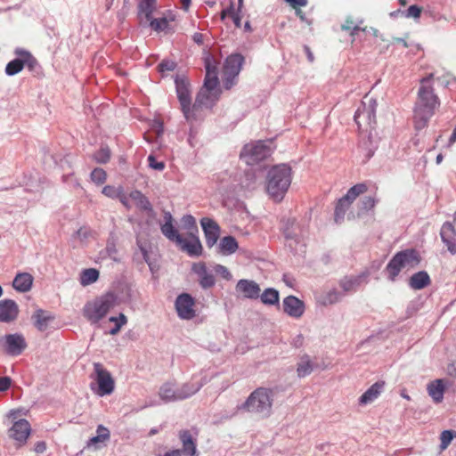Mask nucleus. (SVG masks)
I'll return each mask as SVG.
<instances>
[{"instance_id": "1", "label": "nucleus", "mask_w": 456, "mask_h": 456, "mask_svg": "<svg viewBox=\"0 0 456 456\" xmlns=\"http://www.w3.org/2000/svg\"><path fill=\"white\" fill-rule=\"evenodd\" d=\"M432 79L433 74H430L420 80L413 117L417 130H421L428 126L430 118L440 105L439 99L434 93Z\"/></svg>"}, {"instance_id": "2", "label": "nucleus", "mask_w": 456, "mask_h": 456, "mask_svg": "<svg viewBox=\"0 0 456 456\" xmlns=\"http://www.w3.org/2000/svg\"><path fill=\"white\" fill-rule=\"evenodd\" d=\"M292 180V169L288 164L272 167L266 175L265 190L275 201H281L288 191Z\"/></svg>"}, {"instance_id": "3", "label": "nucleus", "mask_w": 456, "mask_h": 456, "mask_svg": "<svg viewBox=\"0 0 456 456\" xmlns=\"http://www.w3.org/2000/svg\"><path fill=\"white\" fill-rule=\"evenodd\" d=\"M272 407V391L265 387H258L248 395L240 408L245 411L266 418L271 415Z\"/></svg>"}, {"instance_id": "4", "label": "nucleus", "mask_w": 456, "mask_h": 456, "mask_svg": "<svg viewBox=\"0 0 456 456\" xmlns=\"http://www.w3.org/2000/svg\"><path fill=\"white\" fill-rule=\"evenodd\" d=\"M116 297L113 293L102 295L84 305L83 315L91 323H97L114 307Z\"/></svg>"}, {"instance_id": "5", "label": "nucleus", "mask_w": 456, "mask_h": 456, "mask_svg": "<svg viewBox=\"0 0 456 456\" xmlns=\"http://www.w3.org/2000/svg\"><path fill=\"white\" fill-rule=\"evenodd\" d=\"M419 263V256L414 249H406L396 253L388 262L386 271L388 279L395 281L404 268H413Z\"/></svg>"}, {"instance_id": "6", "label": "nucleus", "mask_w": 456, "mask_h": 456, "mask_svg": "<svg viewBox=\"0 0 456 456\" xmlns=\"http://www.w3.org/2000/svg\"><path fill=\"white\" fill-rule=\"evenodd\" d=\"M175 87L177 97L180 102L181 110L187 121L197 119V114L191 104L190 85L184 78H176Z\"/></svg>"}, {"instance_id": "7", "label": "nucleus", "mask_w": 456, "mask_h": 456, "mask_svg": "<svg viewBox=\"0 0 456 456\" xmlns=\"http://www.w3.org/2000/svg\"><path fill=\"white\" fill-rule=\"evenodd\" d=\"M367 190L368 187L365 183H357L351 187L347 191L346 194L338 200L334 214L336 223H340L344 219L345 214L348 210L352 203L359 195L366 192Z\"/></svg>"}, {"instance_id": "8", "label": "nucleus", "mask_w": 456, "mask_h": 456, "mask_svg": "<svg viewBox=\"0 0 456 456\" xmlns=\"http://www.w3.org/2000/svg\"><path fill=\"white\" fill-rule=\"evenodd\" d=\"M271 154V149L264 142L258 141L246 144L241 152L240 159L249 166L257 164L265 159Z\"/></svg>"}, {"instance_id": "9", "label": "nucleus", "mask_w": 456, "mask_h": 456, "mask_svg": "<svg viewBox=\"0 0 456 456\" xmlns=\"http://www.w3.org/2000/svg\"><path fill=\"white\" fill-rule=\"evenodd\" d=\"M244 57L241 54H231L225 60L223 69L224 86L231 89L236 84V77L240 72Z\"/></svg>"}, {"instance_id": "10", "label": "nucleus", "mask_w": 456, "mask_h": 456, "mask_svg": "<svg viewBox=\"0 0 456 456\" xmlns=\"http://www.w3.org/2000/svg\"><path fill=\"white\" fill-rule=\"evenodd\" d=\"M376 100L365 96L364 101L362 102V106L357 109L354 117L359 129L362 128V123H364V125L369 126L370 127L376 123Z\"/></svg>"}, {"instance_id": "11", "label": "nucleus", "mask_w": 456, "mask_h": 456, "mask_svg": "<svg viewBox=\"0 0 456 456\" xmlns=\"http://www.w3.org/2000/svg\"><path fill=\"white\" fill-rule=\"evenodd\" d=\"M94 369L96 374L95 380L98 385L96 394L100 396L110 395L115 388V381L111 374L100 362H95Z\"/></svg>"}, {"instance_id": "12", "label": "nucleus", "mask_w": 456, "mask_h": 456, "mask_svg": "<svg viewBox=\"0 0 456 456\" xmlns=\"http://www.w3.org/2000/svg\"><path fill=\"white\" fill-rule=\"evenodd\" d=\"M27 347L25 338L22 334H7L0 338V348L10 355H20Z\"/></svg>"}, {"instance_id": "13", "label": "nucleus", "mask_w": 456, "mask_h": 456, "mask_svg": "<svg viewBox=\"0 0 456 456\" xmlns=\"http://www.w3.org/2000/svg\"><path fill=\"white\" fill-rule=\"evenodd\" d=\"M31 428L28 420L21 419L13 423L8 430V436L15 442V446H23L30 435Z\"/></svg>"}, {"instance_id": "14", "label": "nucleus", "mask_w": 456, "mask_h": 456, "mask_svg": "<svg viewBox=\"0 0 456 456\" xmlns=\"http://www.w3.org/2000/svg\"><path fill=\"white\" fill-rule=\"evenodd\" d=\"M220 91H208V89H200L193 103V110L199 116V112L203 108H211L219 99Z\"/></svg>"}, {"instance_id": "15", "label": "nucleus", "mask_w": 456, "mask_h": 456, "mask_svg": "<svg viewBox=\"0 0 456 456\" xmlns=\"http://www.w3.org/2000/svg\"><path fill=\"white\" fill-rule=\"evenodd\" d=\"M194 299L187 293H183L176 298L175 308L178 316L182 319L190 320L195 316V311L193 309Z\"/></svg>"}, {"instance_id": "16", "label": "nucleus", "mask_w": 456, "mask_h": 456, "mask_svg": "<svg viewBox=\"0 0 456 456\" xmlns=\"http://www.w3.org/2000/svg\"><path fill=\"white\" fill-rule=\"evenodd\" d=\"M183 251L190 256H200L202 253V245L197 234L181 236L180 242H176Z\"/></svg>"}, {"instance_id": "17", "label": "nucleus", "mask_w": 456, "mask_h": 456, "mask_svg": "<svg viewBox=\"0 0 456 456\" xmlns=\"http://www.w3.org/2000/svg\"><path fill=\"white\" fill-rule=\"evenodd\" d=\"M200 224L205 233L206 243L211 248L219 238L220 228L213 219L208 217H203L200 220Z\"/></svg>"}, {"instance_id": "18", "label": "nucleus", "mask_w": 456, "mask_h": 456, "mask_svg": "<svg viewBox=\"0 0 456 456\" xmlns=\"http://www.w3.org/2000/svg\"><path fill=\"white\" fill-rule=\"evenodd\" d=\"M20 309L15 301L12 299H4L0 301V322H12L19 315Z\"/></svg>"}, {"instance_id": "19", "label": "nucleus", "mask_w": 456, "mask_h": 456, "mask_svg": "<svg viewBox=\"0 0 456 456\" xmlns=\"http://www.w3.org/2000/svg\"><path fill=\"white\" fill-rule=\"evenodd\" d=\"M283 311L289 316L299 318L305 312L304 302L294 296H289L283 299Z\"/></svg>"}, {"instance_id": "20", "label": "nucleus", "mask_w": 456, "mask_h": 456, "mask_svg": "<svg viewBox=\"0 0 456 456\" xmlns=\"http://www.w3.org/2000/svg\"><path fill=\"white\" fill-rule=\"evenodd\" d=\"M192 271L198 275L200 285L203 289L212 288L216 280L213 273L208 270L205 263H197L192 265Z\"/></svg>"}, {"instance_id": "21", "label": "nucleus", "mask_w": 456, "mask_h": 456, "mask_svg": "<svg viewBox=\"0 0 456 456\" xmlns=\"http://www.w3.org/2000/svg\"><path fill=\"white\" fill-rule=\"evenodd\" d=\"M195 388H191L188 394H178L171 384H164L159 389V396L165 402L186 399L195 394Z\"/></svg>"}, {"instance_id": "22", "label": "nucleus", "mask_w": 456, "mask_h": 456, "mask_svg": "<svg viewBox=\"0 0 456 456\" xmlns=\"http://www.w3.org/2000/svg\"><path fill=\"white\" fill-rule=\"evenodd\" d=\"M237 291L243 294L247 298L256 299L260 296V287L254 281L240 280L236 285Z\"/></svg>"}, {"instance_id": "23", "label": "nucleus", "mask_w": 456, "mask_h": 456, "mask_svg": "<svg viewBox=\"0 0 456 456\" xmlns=\"http://www.w3.org/2000/svg\"><path fill=\"white\" fill-rule=\"evenodd\" d=\"M440 235L448 250L454 254L456 252V230L454 226L451 223H444L441 228Z\"/></svg>"}, {"instance_id": "24", "label": "nucleus", "mask_w": 456, "mask_h": 456, "mask_svg": "<svg viewBox=\"0 0 456 456\" xmlns=\"http://www.w3.org/2000/svg\"><path fill=\"white\" fill-rule=\"evenodd\" d=\"M386 382L377 381L371 385L359 398L360 405H366L375 401L383 392Z\"/></svg>"}, {"instance_id": "25", "label": "nucleus", "mask_w": 456, "mask_h": 456, "mask_svg": "<svg viewBox=\"0 0 456 456\" xmlns=\"http://www.w3.org/2000/svg\"><path fill=\"white\" fill-rule=\"evenodd\" d=\"M96 433L97 435L95 436H93L88 440L86 444L87 448L93 447L95 450L99 449L101 447V444H104L110 438V430L103 425H99L97 427Z\"/></svg>"}, {"instance_id": "26", "label": "nucleus", "mask_w": 456, "mask_h": 456, "mask_svg": "<svg viewBox=\"0 0 456 456\" xmlns=\"http://www.w3.org/2000/svg\"><path fill=\"white\" fill-rule=\"evenodd\" d=\"M217 69L216 66H212L209 61L206 63V77L204 86L201 89H208V91H220L218 89Z\"/></svg>"}, {"instance_id": "27", "label": "nucleus", "mask_w": 456, "mask_h": 456, "mask_svg": "<svg viewBox=\"0 0 456 456\" xmlns=\"http://www.w3.org/2000/svg\"><path fill=\"white\" fill-rule=\"evenodd\" d=\"M179 437L183 444L182 452L190 456H198L196 441L193 439L189 430H183L179 433Z\"/></svg>"}, {"instance_id": "28", "label": "nucleus", "mask_w": 456, "mask_h": 456, "mask_svg": "<svg viewBox=\"0 0 456 456\" xmlns=\"http://www.w3.org/2000/svg\"><path fill=\"white\" fill-rule=\"evenodd\" d=\"M33 281L34 278L30 273H20L15 276L12 286L19 292H28L32 288Z\"/></svg>"}, {"instance_id": "29", "label": "nucleus", "mask_w": 456, "mask_h": 456, "mask_svg": "<svg viewBox=\"0 0 456 456\" xmlns=\"http://www.w3.org/2000/svg\"><path fill=\"white\" fill-rule=\"evenodd\" d=\"M157 0H140L138 4V16L141 21L145 20L146 22L151 20L152 13L156 9Z\"/></svg>"}, {"instance_id": "30", "label": "nucleus", "mask_w": 456, "mask_h": 456, "mask_svg": "<svg viewBox=\"0 0 456 456\" xmlns=\"http://www.w3.org/2000/svg\"><path fill=\"white\" fill-rule=\"evenodd\" d=\"M166 222L161 225V232L170 240L176 242H180L181 234L178 233L177 230L174 227L172 224V216L170 213L165 214Z\"/></svg>"}, {"instance_id": "31", "label": "nucleus", "mask_w": 456, "mask_h": 456, "mask_svg": "<svg viewBox=\"0 0 456 456\" xmlns=\"http://www.w3.org/2000/svg\"><path fill=\"white\" fill-rule=\"evenodd\" d=\"M427 390L435 403H441L443 401L445 391L443 379H436L430 382L428 385Z\"/></svg>"}, {"instance_id": "32", "label": "nucleus", "mask_w": 456, "mask_h": 456, "mask_svg": "<svg viewBox=\"0 0 456 456\" xmlns=\"http://www.w3.org/2000/svg\"><path fill=\"white\" fill-rule=\"evenodd\" d=\"M431 283L428 273L425 271H419L414 273L409 281V285L413 289H422Z\"/></svg>"}, {"instance_id": "33", "label": "nucleus", "mask_w": 456, "mask_h": 456, "mask_svg": "<svg viewBox=\"0 0 456 456\" xmlns=\"http://www.w3.org/2000/svg\"><path fill=\"white\" fill-rule=\"evenodd\" d=\"M32 319L34 320L35 327L40 331H45L48 327V322L53 320L54 317L43 309H37L33 314Z\"/></svg>"}, {"instance_id": "34", "label": "nucleus", "mask_w": 456, "mask_h": 456, "mask_svg": "<svg viewBox=\"0 0 456 456\" xmlns=\"http://www.w3.org/2000/svg\"><path fill=\"white\" fill-rule=\"evenodd\" d=\"M238 242L232 236L224 237L219 244L220 252L223 255H230L238 249Z\"/></svg>"}, {"instance_id": "35", "label": "nucleus", "mask_w": 456, "mask_h": 456, "mask_svg": "<svg viewBox=\"0 0 456 456\" xmlns=\"http://www.w3.org/2000/svg\"><path fill=\"white\" fill-rule=\"evenodd\" d=\"M129 198L134 202L135 206L141 210H151V204L141 191H134L129 194Z\"/></svg>"}, {"instance_id": "36", "label": "nucleus", "mask_w": 456, "mask_h": 456, "mask_svg": "<svg viewBox=\"0 0 456 456\" xmlns=\"http://www.w3.org/2000/svg\"><path fill=\"white\" fill-rule=\"evenodd\" d=\"M15 53L22 58L23 68L26 66L29 70L33 71L39 67L37 60L28 51L17 50Z\"/></svg>"}, {"instance_id": "37", "label": "nucleus", "mask_w": 456, "mask_h": 456, "mask_svg": "<svg viewBox=\"0 0 456 456\" xmlns=\"http://www.w3.org/2000/svg\"><path fill=\"white\" fill-rule=\"evenodd\" d=\"M313 371V364L307 354L300 358L297 367V373L299 378H304Z\"/></svg>"}, {"instance_id": "38", "label": "nucleus", "mask_w": 456, "mask_h": 456, "mask_svg": "<svg viewBox=\"0 0 456 456\" xmlns=\"http://www.w3.org/2000/svg\"><path fill=\"white\" fill-rule=\"evenodd\" d=\"M362 23V20L356 22L353 17L348 16L345 22L341 25V29L344 31H348L350 36L354 37L358 30L366 31L367 28H361L360 24Z\"/></svg>"}, {"instance_id": "39", "label": "nucleus", "mask_w": 456, "mask_h": 456, "mask_svg": "<svg viewBox=\"0 0 456 456\" xmlns=\"http://www.w3.org/2000/svg\"><path fill=\"white\" fill-rule=\"evenodd\" d=\"M261 302L265 305H273L279 303V292L274 289H266L260 294Z\"/></svg>"}, {"instance_id": "40", "label": "nucleus", "mask_w": 456, "mask_h": 456, "mask_svg": "<svg viewBox=\"0 0 456 456\" xmlns=\"http://www.w3.org/2000/svg\"><path fill=\"white\" fill-rule=\"evenodd\" d=\"M99 278V271L94 268H88L82 271L80 274V283L83 286L90 285L95 282Z\"/></svg>"}, {"instance_id": "41", "label": "nucleus", "mask_w": 456, "mask_h": 456, "mask_svg": "<svg viewBox=\"0 0 456 456\" xmlns=\"http://www.w3.org/2000/svg\"><path fill=\"white\" fill-rule=\"evenodd\" d=\"M182 225H183V229L187 231L186 235L198 234V232H199L198 226L196 224V220L192 216H191V215L184 216L182 218Z\"/></svg>"}, {"instance_id": "42", "label": "nucleus", "mask_w": 456, "mask_h": 456, "mask_svg": "<svg viewBox=\"0 0 456 456\" xmlns=\"http://www.w3.org/2000/svg\"><path fill=\"white\" fill-rule=\"evenodd\" d=\"M341 297V293L337 289H331L321 297L320 302L323 305H332L338 302Z\"/></svg>"}, {"instance_id": "43", "label": "nucleus", "mask_w": 456, "mask_h": 456, "mask_svg": "<svg viewBox=\"0 0 456 456\" xmlns=\"http://www.w3.org/2000/svg\"><path fill=\"white\" fill-rule=\"evenodd\" d=\"M23 69L22 58L14 59L9 61L5 67V73L8 76H14Z\"/></svg>"}, {"instance_id": "44", "label": "nucleus", "mask_w": 456, "mask_h": 456, "mask_svg": "<svg viewBox=\"0 0 456 456\" xmlns=\"http://www.w3.org/2000/svg\"><path fill=\"white\" fill-rule=\"evenodd\" d=\"M110 322H114V328H112L110 330V335H116L119 332L120 329L122 328V326H124L125 324H126L127 322V318L126 316L124 314H119V315L118 317H110L109 319Z\"/></svg>"}, {"instance_id": "45", "label": "nucleus", "mask_w": 456, "mask_h": 456, "mask_svg": "<svg viewBox=\"0 0 456 456\" xmlns=\"http://www.w3.org/2000/svg\"><path fill=\"white\" fill-rule=\"evenodd\" d=\"M241 184L247 190H254L256 186V175L255 172L252 170L246 171Z\"/></svg>"}, {"instance_id": "46", "label": "nucleus", "mask_w": 456, "mask_h": 456, "mask_svg": "<svg viewBox=\"0 0 456 456\" xmlns=\"http://www.w3.org/2000/svg\"><path fill=\"white\" fill-rule=\"evenodd\" d=\"M151 28L157 31H164L168 28V20L167 18H160V19H151L149 20Z\"/></svg>"}, {"instance_id": "47", "label": "nucleus", "mask_w": 456, "mask_h": 456, "mask_svg": "<svg viewBox=\"0 0 456 456\" xmlns=\"http://www.w3.org/2000/svg\"><path fill=\"white\" fill-rule=\"evenodd\" d=\"M106 179L107 174L102 168H94L91 173V180L96 184L104 183Z\"/></svg>"}, {"instance_id": "48", "label": "nucleus", "mask_w": 456, "mask_h": 456, "mask_svg": "<svg viewBox=\"0 0 456 456\" xmlns=\"http://www.w3.org/2000/svg\"><path fill=\"white\" fill-rule=\"evenodd\" d=\"M454 438V433L452 430H444L442 432L440 436V449L441 451L445 450L451 444L452 440Z\"/></svg>"}, {"instance_id": "49", "label": "nucleus", "mask_w": 456, "mask_h": 456, "mask_svg": "<svg viewBox=\"0 0 456 456\" xmlns=\"http://www.w3.org/2000/svg\"><path fill=\"white\" fill-rule=\"evenodd\" d=\"M121 191H122L121 187L116 188L112 185H106L102 188V194H104L105 196H107L109 198L115 199L118 196H119Z\"/></svg>"}, {"instance_id": "50", "label": "nucleus", "mask_w": 456, "mask_h": 456, "mask_svg": "<svg viewBox=\"0 0 456 456\" xmlns=\"http://www.w3.org/2000/svg\"><path fill=\"white\" fill-rule=\"evenodd\" d=\"M214 272L226 281H230L232 278V275L227 267L222 265H216L214 266Z\"/></svg>"}, {"instance_id": "51", "label": "nucleus", "mask_w": 456, "mask_h": 456, "mask_svg": "<svg viewBox=\"0 0 456 456\" xmlns=\"http://www.w3.org/2000/svg\"><path fill=\"white\" fill-rule=\"evenodd\" d=\"M202 387L201 383H186L183 385L180 388H178V394H188L191 388H195V394Z\"/></svg>"}, {"instance_id": "52", "label": "nucleus", "mask_w": 456, "mask_h": 456, "mask_svg": "<svg viewBox=\"0 0 456 456\" xmlns=\"http://www.w3.org/2000/svg\"><path fill=\"white\" fill-rule=\"evenodd\" d=\"M149 167L152 169L162 171L165 168V163L163 161H158L153 155L148 157Z\"/></svg>"}, {"instance_id": "53", "label": "nucleus", "mask_w": 456, "mask_h": 456, "mask_svg": "<svg viewBox=\"0 0 456 456\" xmlns=\"http://www.w3.org/2000/svg\"><path fill=\"white\" fill-rule=\"evenodd\" d=\"M422 12V8L416 5V4H413V5H411L407 11H406V17L407 18H414V19H418L420 17V14Z\"/></svg>"}, {"instance_id": "54", "label": "nucleus", "mask_w": 456, "mask_h": 456, "mask_svg": "<svg viewBox=\"0 0 456 456\" xmlns=\"http://www.w3.org/2000/svg\"><path fill=\"white\" fill-rule=\"evenodd\" d=\"M93 232L88 227H81L77 232V236L81 241L86 240L88 238L92 237Z\"/></svg>"}, {"instance_id": "55", "label": "nucleus", "mask_w": 456, "mask_h": 456, "mask_svg": "<svg viewBox=\"0 0 456 456\" xmlns=\"http://www.w3.org/2000/svg\"><path fill=\"white\" fill-rule=\"evenodd\" d=\"M110 157V151L108 149H101L96 156L95 159L100 163H106L109 161Z\"/></svg>"}, {"instance_id": "56", "label": "nucleus", "mask_w": 456, "mask_h": 456, "mask_svg": "<svg viewBox=\"0 0 456 456\" xmlns=\"http://www.w3.org/2000/svg\"><path fill=\"white\" fill-rule=\"evenodd\" d=\"M362 208L364 210H370L372 209L376 205V200L374 198L368 196L365 197L362 201Z\"/></svg>"}, {"instance_id": "57", "label": "nucleus", "mask_w": 456, "mask_h": 456, "mask_svg": "<svg viewBox=\"0 0 456 456\" xmlns=\"http://www.w3.org/2000/svg\"><path fill=\"white\" fill-rule=\"evenodd\" d=\"M355 285V281L352 279H344L340 281V286L344 289V291H350L354 289Z\"/></svg>"}, {"instance_id": "58", "label": "nucleus", "mask_w": 456, "mask_h": 456, "mask_svg": "<svg viewBox=\"0 0 456 456\" xmlns=\"http://www.w3.org/2000/svg\"><path fill=\"white\" fill-rule=\"evenodd\" d=\"M136 243H137V246L142 255L144 261L148 262L150 256H149V250H148L146 244L142 243L139 239H137Z\"/></svg>"}, {"instance_id": "59", "label": "nucleus", "mask_w": 456, "mask_h": 456, "mask_svg": "<svg viewBox=\"0 0 456 456\" xmlns=\"http://www.w3.org/2000/svg\"><path fill=\"white\" fill-rule=\"evenodd\" d=\"M291 8L305 7L308 4V0H284Z\"/></svg>"}, {"instance_id": "60", "label": "nucleus", "mask_w": 456, "mask_h": 456, "mask_svg": "<svg viewBox=\"0 0 456 456\" xmlns=\"http://www.w3.org/2000/svg\"><path fill=\"white\" fill-rule=\"evenodd\" d=\"M12 379L9 377L0 378V392H4L9 389Z\"/></svg>"}, {"instance_id": "61", "label": "nucleus", "mask_w": 456, "mask_h": 456, "mask_svg": "<svg viewBox=\"0 0 456 456\" xmlns=\"http://www.w3.org/2000/svg\"><path fill=\"white\" fill-rule=\"evenodd\" d=\"M46 450V444L45 441H38L35 444L34 451L36 453H43Z\"/></svg>"}, {"instance_id": "62", "label": "nucleus", "mask_w": 456, "mask_h": 456, "mask_svg": "<svg viewBox=\"0 0 456 456\" xmlns=\"http://www.w3.org/2000/svg\"><path fill=\"white\" fill-rule=\"evenodd\" d=\"M161 71L173 70L175 67L173 61H163L159 65Z\"/></svg>"}, {"instance_id": "63", "label": "nucleus", "mask_w": 456, "mask_h": 456, "mask_svg": "<svg viewBox=\"0 0 456 456\" xmlns=\"http://www.w3.org/2000/svg\"><path fill=\"white\" fill-rule=\"evenodd\" d=\"M296 12V15L304 22L311 24V21L306 18L305 14L302 12L301 7L293 8Z\"/></svg>"}, {"instance_id": "64", "label": "nucleus", "mask_w": 456, "mask_h": 456, "mask_svg": "<svg viewBox=\"0 0 456 456\" xmlns=\"http://www.w3.org/2000/svg\"><path fill=\"white\" fill-rule=\"evenodd\" d=\"M446 370L450 376L456 377V361L448 364Z\"/></svg>"}]
</instances>
